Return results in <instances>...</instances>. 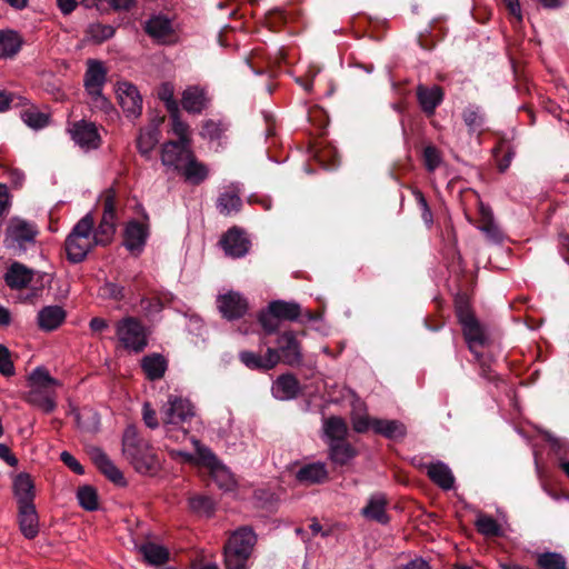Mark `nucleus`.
<instances>
[{
  "mask_svg": "<svg viewBox=\"0 0 569 569\" xmlns=\"http://www.w3.org/2000/svg\"><path fill=\"white\" fill-rule=\"evenodd\" d=\"M166 437L182 442L188 436L187 425L194 418L193 405L186 398L170 395L160 409Z\"/></svg>",
  "mask_w": 569,
  "mask_h": 569,
  "instance_id": "obj_1",
  "label": "nucleus"
},
{
  "mask_svg": "<svg viewBox=\"0 0 569 569\" xmlns=\"http://www.w3.org/2000/svg\"><path fill=\"white\" fill-rule=\"evenodd\" d=\"M28 392L23 399L31 406L51 413L57 408V389L62 387V382L53 378L44 367H37L28 376Z\"/></svg>",
  "mask_w": 569,
  "mask_h": 569,
  "instance_id": "obj_2",
  "label": "nucleus"
},
{
  "mask_svg": "<svg viewBox=\"0 0 569 569\" xmlns=\"http://www.w3.org/2000/svg\"><path fill=\"white\" fill-rule=\"evenodd\" d=\"M122 455L141 475L153 473L160 462L151 445L138 435L134 426H128L122 436Z\"/></svg>",
  "mask_w": 569,
  "mask_h": 569,
  "instance_id": "obj_3",
  "label": "nucleus"
},
{
  "mask_svg": "<svg viewBox=\"0 0 569 569\" xmlns=\"http://www.w3.org/2000/svg\"><path fill=\"white\" fill-rule=\"evenodd\" d=\"M94 219L91 213H87L72 228L64 241L67 259L71 263L82 262L88 253L97 246L92 238Z\"/></svg>",
  "mask_w": 569,
  "mask_h": 569,
  "instance_id": "obj_4",
  "label": "nucleus"
},
{
  "mask_svg": "<svg viewBox=\"0 0 569 569\" xmlns=\"http://www.w3.org/2000/svg\"><path fill=\"white\" fill-rule=\"evenodd\" d=\"M256 540V535L251 529L243 527L236 530L223 549L226 568L247 569V560L251 555Z\"/></svg>",
  "mask_w": 569,
  "mask_h": 569,
  "instance_id": "obj_5",
  "label": "nucleus"
},
{
  "mask_svg": "<svg viewBox=\"0 0 569 569\" xmlns=\"http://www.w3.org/2000/svg\"><path fill=\"white\" fill-rule=\"evenodd\" d=\"M149 335L150 330L137 317L127 316L116 322L118 343L128 352H142Z\"/></svg>",
  "mask_w": 569,
  "mask_h": 569,
  "instance_id": "obj_6",
  "label": "nucleus"
},
{
  "mask_svg": "<svg viewBox=\"0 0 569 569\" xmlns=\"http://www.w3.org/2000/svg\"><path fill=\"white\" fill-rule=\"evenodd\" d=\"M301 313V307L293 301L276 300L271 301L267 310L259 313L258 321L263 331H274L279 329L281 320H296Z\"/></svg>",
  "mask_w": 569,
  "mask_h": 569,
  "instance_id": "obj_7",
  "label": "nucleus"
},
{
  "mask_svg": "<svg viewBox=\"0 0 569 569\" xmlns=\"http://www.w3.org/2000/svg\"><path fill=\"white\" fill-rule=\"evenodd\" d=\"M190 440L198 451L199 462L209 469L218 487L224 491L232 490L236 486V481L231 472L221 465L216 455L208 447L201 445V442L193 437Z\"/></svg>",
  "mask_w": 569,
  "mask_h": 569,
  "instance_id": "obj_8",
  "label": "nucleus"
},
{
  "mask_svg": "<svg viewBox=\"0 0 569 569\" xmlns=\"http://www.w3.org/2000/svg\"><path fill=\"white\" fill-rule=\"evenodd\" d=\"M267 348L264 356H301L300 341L298 335L291 330H284L279 332V329L274 331H263Z\"/></svg>",
  "mask_w": 569,
  "mask_h": 569,
  "instance_id": "obj_9",
  "label": "nucleus"
},
{
  "mask_svg": "<svg viewBox=\"0 0 569 569\" xmlns=\"http://www.w3.org/2000/svg\"><path fill=\"white\" fill-rule=\"evenodd\" d=\"M143 222L130 220L123 232V246L133 254H139L149 238V216L146 211L142 213Z\"/></svg>",
  "mask_w": 569,
  "mask_h": 569,
  "instance_id": "obj_10",
  "label": "nucleus"
},
{
  "mask_svg": "<svg viewBox=\"0 0 569 569\" xmlns=\"http://www.w3.org/2000/svg\"><path fill=\"white\" fill-rule=\"evenodd\" d=\"M38 229L34 223L22 219H14L7 228L6 242L8 247L17 244L22 251H26L27 244L34 243Z\"/></svg>",
  "mask_w": 569,
  "mask_h": 569,
  "instance_id": "obj_11",
  "label": "nucleus"
},
{
  "mask_svg": "<svg viewBox=\"0 0 569 569\" xmlns=\"http://www.w3.org/2000/svg\"><path fill=\"white\" fill-rule=\"evenodd\" d=\"M416 98L421 111L427 118L435 116L437 108L443 102L445 90L439 84L426 86L419 83L416 87Z\"/></svg>",
  "mask_w": 569,
  "mask_h": 569,
  "instance_id": "obj_12",
  "label": "nucleus"
},
{
  "mask_svg": "<svg viewBox=\"0 0 569 569\" xmlns=\"http://www.w3.org/2000/svg\"><path fill=\"white\" fill-rule=\"evenodd\" d=\"M463 338L470 352L475 356H481L479 349L485 348L489 343L485 329L476 316L459 321Z\"/></svg>",
  "mask_w": 569,
  "mask_h": 569,
  "instance_id": "obj_13",
  "label": "nucleus"
},
{
  "mask_svg": "<svg viewBox=\"0 0 569 569\" xmlns=\"http://www.w3.org/2000/svg\"><path fill=\"white\" fill-rule=\"evenodd\" d=\"M72 140L82 149H97L101 137L94 123L86 120L74 121L69 129Z\"/></svg>",
  "mask_w": 569,
  "mask_h": 569,
  "instance_id": "obj_14",
  "label": "nucleus"
},
{
  "mask_svg": "<svg viewBox=\"0 0 569 569\" xmlns=\"http://www.w3.org/2000/svg\"><path fill=\"white\" fill-rule=\"evenodd\" d=\"M119 103L127 117L138 118L142 112V97L138 88L130 82L119 84L118 91Z\"/></svg>",
  "mask_w": 569,
  "mask_h": 569,
  "instance_id": "obj_15",
  "label": "nucleus"
},
{
  "mask_svg": "<svg viewBox=\"0 0 569 569\" xmlns=\"http://www.w3.org/2000/svg\"><path fill=\"white\" fill-rule=\"evenodd\" d=\"M189 152H193L190 144L169 140L161 147V162L166 167H172L174 171H181Z\"/></svg>",
  "mask_w": 569,
  "mask_h": 569,
  "instance_id": "obj_16",
  "label": "nucleus"
},
{
  "mask_svg": "<svg viewBox=\"0 0 569 569\" xmlns=\"http://www.w3.org/2000/svg\"><path fill=\"white\" fill-rule=\"evenodd\" d=\"M218 309L228 320L242 318L248 311V301L240 293L229 291L218 297Z\"/></svg>",
  "mask_w": 569,
  "mask_h": 569,
  "instance_id": "obj_17",
  "label": "nucleus"
},
{
  "mask_svg": "<svg viewBox=\"0 0 569 569\" xmlns=\"http://www.w3.org/2000/svg\"><path fill=\"white\" fill-rule=\"evenodd\" d=\"M220 244L227 256L232 258H241L249 251L250 242L243 237L240 229L233 227L229 229L220 239Z\"/></svg>",
  "mask_w": 569,
  "mask_h": 569,
  "instance_id": "obj_18",
  "label": "nucleus"
},
{
  "mask_svg": "<svg viewBox=\"0 0 569 569\" xmlns=\"http://www.w3.org/2000/svg\"><path fill=\"white\" fill-rule=\"evenodd\" d=\"M107 80V69L98 60H88L84 73V87L92 97H102V86Z\"/></svg>",
  "mask_w": 569,
  "mask_h": 569,
  "instance_id": "obj_19",
  "label": "nucleus"
},
{
  "mask_svg": "<svg viewBox=\"0 0 569 569\" xmlns=\"http://www.w3.org/2000/svg\"><path fill=\"white\" fill-rule=\"evenodd\" d=\"M345 398L350 400L352 407L351 420L353 429L357 432H366L370 428L372 429V420L366 413V406L357 395L352 390L347 389Z\"/></svg>",
  "mask_w": 569,
  "mask_h": 569,
  "instance_id": "obj_20",
  "label": "nucleus"
},
{
  "mask_svg": "<svg viewBox=\"0 0 569 569\" xmlns=\"http://www.w3.org/2000/svg\"><path fill=\"white\" fill-rule=\"evenodd\" d=\"M296 479L305 486L325 482L328 479L326 463L317 461L301 466L296 472Z\"/></svg>",
  "mask_w": 569,
  "mask_h": 569,
  "instance_id": "obj_21",
  "label": "nucleus"
},
{
  "mask_svg": "<svg viewBox=\"0 0 569 569\" xmlns=\"http://www.w3.org/2000/svg\"><path fill=\"white\" fill-rule=\"evenodd\" d=\"M90 458L96 467L112 482L123 485L122 472L114 466L109 457L99 448H92L89 451Z\"/></svg>",
  "mask_w": 569,
  "mask_h": 569,
  "instance_id": "obj_22",
  "label": "nucleus"
},
{
  "mask_svg": "<svg viewBox=\"0 0 569 569\" xmlns=\"http://www.w3.org/2000/svg\"><path fill=\"white\" fill-rule=\"evenodd\" d=\"M173 300L174 296L171 292L161 291L153 297H142L140 299V308L148 319H152L154 316L159 315L164 307L172 303Z\"/></svg>",
  "mask_w": 569,
  "mask_h": 569,
  "instance_id": "obj_23",
  "label": "nucleus"
},
{
  "mask_svg": "<svg viewBox=\"0 0 569 569\" xmlns=\"http://www.w3.org/2000/svg\"><path fill=\"white\" fill-rule=\"evenodd\" d=\"M386 507V496L382 493H375L369 498L367 505L362 508L361 513L366 519L386 525L389 522V516L387 515Z\"/></svg>",
  "mask_w": 569,
  "mask_h": 569,
  "instance_id": "obj_24",
  "label": "nucleus"
},
{
  "mask_svg": "<svg viewBox=\"0 0 569 569\" xmlns=\"http://www.w3.org/2000/svg\"><path fill=\"white\" fill-rule=\"evenodd\" d=\"M32 278L33 270L20 262H13L4 274L7 286L14 290L26 288L32 281Z\"/></svg>",
  "mask_w": 569,
  "mask_h": 569,
  "instance_id": "obj_25",
  "label": "nucleus"
},
{
  "mask_svg": "<svg viewBox=\"0 0 569 569\" xmlns=\"http://www.w3.org/2000/svg\"><path fill=\"white\" fill-rule=\"evenodd\" d=\"M178 172L192 184H200L209 176L207 166L197 159L194 152H189L187 161L183 163L181 171Z\"/></svg>",
  "mask_w": 569,
  "mask_h": 569,
  "instance_id": "obj_26",
  "label": "nucleus"
},
{
  "mask_svg": "<svg viewBox=\"0 0 569 569\" xmlns=\"http://www.w3.org/2000/svg\"><path fill=\"white\" fill-rule=\"evenodd\" d=\"M144 31L152 39L164 41V39L172 36L173 28L171 20L168 17L158 14L152 16L149 20H147L144 24Z\"/></svg>",
  "mask_w": 569,
  "mask_h": 569,
  "instance_id": "obj_27",
  "label": "nucleus"
},
{
  "mask_svg": "<svg viewBox=\"0 0 569 569\" xmlns=\"http://www.w3.org/2000/svg\"><path fill=\"white\" fill-rule=\"evenodd\" d=\"M66 316L62 307L47 306L38 312V325L44 331H52L64 321Z\"/></svg>",
  "mask_w": 569,
  "mask_h": 569,
  "instance_id": "obj_28",
  "label": "nucleus"
},
{
  "mask_svg": "<svg viewBox=\"0 0 569 569\" xmlns=\"http://www.w3.org/2000/svg\"><path fill=\"white\" fill-rule=\"evenodd\" d=\"M13 491L19 507L33 505L34 485L28 473H19L14 478Z\"/></svg>",
  "mask_w": 569,
  "mask_h": 569,
  "instance_id": "obj_29",
  "label": "nucleus"
},
{
  "mask_svg": "<svg viewBox=\"0 0 569 569\" xmlns=\"http://www.w3.org/2000/svg\"><path fill=\"white\" fill-rule=\"evenodd\" d=\"M19 526L27 539H33L39 532V519L34 505L19 507Z\"/></svg>",
  "mask_w": 569,
  "mask_h": 569,
  "instance_id": "obj_30",
  "label": "nucleus"
},
{
  "mask_svg": "<svg viewBox=\"0 0 569 569\" xmlns=\"http://www.w3.org/2000/svg\"><path fill=\"white\" fill-rule=\"evenodd\" d=\"M427 475L437 486L442 488L443 490H450L455 485V477L450 470V468L441 462H431L426 466Z\"/></svg>",
  "mask_w": 569,
  "mask_h": 569,
  "instance_id": "obj_31",
  "label": "nucleus"
},
{
  "mask_svg": "<svg viewBox=\"0 0 569 569\" xmlns=\"http://www.w3.org/2000/svg\"><path fill=\"white\" fill-rule=\"evenodd\" d=\"M23 39L21 36L11 29L0 30V58H13L21 50Z\"/></svg>",
  "mask_w": 569,
  "mask_h": 569,
  "instance_id": "obj_32",
  "label": "nucleus"
},
{
  "mask_svg": "<svg viewBox=\"0 0 569 569\" xmlns=\"http://www.w3.org/2000/svg\"><path fill=\"white\" fill-rule=\"evenodd\" d=\"M299 391V383L291 375L280 376L272 385V395L279 400L293 399Z\"/></svg>",
  "mask_w": 569,
  "mask_h": 569,
  "instance_id": "obj_33",
  "label": "nucleus"
},
{
  "mask_svg": "<svg viewBox=\"0 0 569 569\" xmlns=\"http://www.w3.org/2000/svg\"><path fill=\"white\" fill-rule=\"evenodd\" d=\"M137 548L146 562L151 566H161L169 559V551L163 546L153 542H146L137 546Z\"/></svg>",
  "mask_w": 569,
  "mask_h": 569,
  "instance_id": "obj_34",
  "label": "nucleus"
},
{
  "mask_svg": "<svg viewBox=\"0 0 569 569\" xmlns=\"http://www.w3.org/2000/svg\"><path fill=\"white\" fill-rule=\"evenodd\" d=\"M181 103L189 113H200L206 106L204 93L198 87H190L182 93Z\"/></svg>",
  "mask_w": 569,
  "mask_h": 569,
  "instance_id": "obj_35",
  "label": "nucleus"
},
{
  "mask_svg": "<svg viewBox=\"0 0 569 569\" xmlns=\"http://www.w3.org/2000/svg\"><path fill=\"white\" fill-rule=\"evenodd\" d=\"M372 430L389 439H400L406 435V427L398 420H372Z\"/></svg>",
  "mask_w": 569,
  "mask_h": 569,
  "instance_id": "obj_36",
  "label": "nucleus"
},
{
  "mask_svg": "<svg viewBox=\"0 0 569 569\" xmlns=\"http://www.w3.org/2000/svg\"><path fill=\"white\" fill-rule=\"evenodd\" d=\"M161 132L158 129H148L140 131L139 137L137 138V148L142 157L146 159L150 158V154L154 147L158 144L160 140Z\"/></svg>",
  "mask_w": 569,
  "mask_h": 569,
  "instance_id": "obj_37",
  "label": "nucleus"
},
{
  "mask_svg": "<svg viewBox=\"0 0 569 569\" xmlns=\"http://www.w3.org/2000/svg\"><path fill=\"white\" fill-rule=\"evenodd\" d=\"M461 116L469 133L481 130L486 123V114L479 106L469 104L462 110Z\"/></svg>",
  "mask_w": 569,
  "mask_h": 569,
  "instance_id": "obj_38",
  "label": "nucleus"
},
{
  "mask_svg": "<svg viewBox=\"0 0 569 569\" xmlns=\"http://www.w3.org/2000/svg\"><path fill=\"white\" fill-rule=\"evenodd\" d=\"M329 453L335 463L342 466L348 463L356 456V450L343 439L329 442Z\"/></svg>",
  "mask_w": 569,
  "mask_h": 569,
  "instance_id": "obj_39",
  "label": "nucleus"
},
{
  "mask_svg": "<svg viewBox=\"0 0 569 569\" xmlns=\"http://www.w3.org/2000/svg\"><path fill=\"white\" fill-rule=\"evenodd\" d=\"M117 219L101 218V221L96 230L92 229V238L97 246L107 247L111 243L116 233Z\"/></svg>",
  "mask_w": 569,
  "mask_h": 569,
  "instance_id": "obj_40",
  "label": "nucleus"
},
{
  "mask_svg": "<svg viewBox=\"0 0 569 569\" xmlns=\"http://www.w3.org/2000/svg\"><path fill=\"white\" fill-rule=\"evenodd\" d=\"M241 207V198L236 191L221 192L217 199V209L222 216H229L232 212H239Z\"/></svg>",
  "mask_w": 569,
  "mask_h": 569,
  "instance_id": "obj_41",
  "label": "nucleus"
},
{
  "mask_svg": "<svg viewBox=\"0 0 569 569\" xmlns=\"http://www.w3.org/2000/svg\"><path fill=\"white\" fill-rule=\"evenodd\" d=\"M116 33V28L111 24H102L100 22L90 23L86 30V39L93 43L101 44L111 39Z\"/></svg>",
  "mask_w": 569,
  "mask_h": 569,
  "instance_id": "obj_42",
  "label": "nucleus"
},
{
  "mask_svg": "<svg viewBox=\"0 0 569 569\" xmlns=\"http://www.w3.org/2000/svg\"><path fill=\"white\" fill-rule=\"evenodd\" d=\"M347 430L346 422L339 417H331L323 421V431L330 442L343 440Z\"/></svg>",
  "mask_w": 569,
  "mask_h": 569,
  "instance_id": "obj_43",
  "label": "nucleus"
},
{
  "mask_svg": "<svg viewBox=\"0 0 569 569\" xmlns=\"http://www.w3.org/2000/svg\"><path fill=\"white\" fill-rule=\"evenodd\" d=\"M171 120V132L178 137L176 142L190 144L192 143V139L190 137V127L187 122L181 120L180 110L178 112H169Z\"/></svg>",
  "mask_w": 569,
  "mask_h": 569,
  "instance_id": "obj_44",
  "label": "nucleus"
},
{
  "mask_svg": "<svg viewBox=\"0 0 569 569\" xmlns=\"http://www.w3.org/2000/svg\"><path fill=\"white\" fill-rule=\"evenodd\" d=\"M141 368L149 380L160 379L167 368L166 358H142Z\"/></svg>",
  "mask_w": 569,
  "mask_h": 569,
  "instance_id": "obj_45",
  "label": "nucleus"
},
{
  "mask_svg": "<svg viewBox=\"0 0 569 569\" xmlns=\"http://www.w3.org/2000/svg\"><path fill=\"white\" fill-rule=\"evenodd\" d=\"M475 526L482 536L498 537L501 535V527L498 521L483 512L477 513Z\"/></svg>",
  "mask_w": 569,
  "mask_h": 569,
  "instance_id": "obj_46",
  "label": "nucleus"
},
{
  "mask_svg": "<svg viewBox=\"0 0 569 569\" xmlns=\"http://www.w3.org/2000/svg\"><path fill=\"white\" fill-rule=\"evenodd\" d=\"M453 305L458 322L475 316L471 309L470 297L466 291L459 290L455 295Z\"/></svg>",
  "mask_w": 569,
  "mask_h": 569,
  "instance_id": "obj_47",
  "label": "nucleus"
},
{
  "mask_svg": "<svg viewBox=\"0 0 569 569\" xmlns=\"http://www.w3.org/2000/svg\"><path fill=\"white\" fill-rule=\"evenodd\" d=\"M21 119L28 127L39 130L48 126L50 117L37 108H29L21 112Z\"/></svg>",
  "mask_w": 569,
  "mask_h": 569,
  "instance_id": "obj_48",
  "label": "nucleus"
},
{
  "mask_svg": "<svg viewBox=\"0 0 569 569\" xmlns=\"http://www.w3.org/2000/svg\"><path fill=\"white\" fill-rule=\"evenodd\" d=\"M311 156L323 167L335 166L337 161V151L332 147H321L319 143L310 146Z\"/></svg>",
  "mask_w": 569,
  "mask_h": 569,
  "instance_id": "obj_49",
  "label": "nucleus"
},
{
  "mask_svg": "<svg viewBox=\"0 0 569 569\" xmlns=\"http://www.w3.org/2000/svg\"><path fill=\"white\" fill-rule=\"evenodd\" d=\"M537 565L541 569H567V562L558 552H542L537 556Z\"/></svg>",
  "mask_w": 569,
  "mask_h": 569,
  "instance_id": "obj_50",
  "label": "nucleus"
},
{
  "mask_svg": "<svg viewBox=\"0 0 569 569\" xmlns=\"http://www.w3.org/2000/svg\"><path fill=\"white\" fill-rule=\"evenodd\" d=\"M480 226L479 229L487 233L492 239L499 238V230L493 222V217L489 208L480 204Z\"/></svg>",
  "mask_w": 569,
  "mask_h": 569,
  "instance_id": "obj_51",
  "label": "nucleus"
},
{
  "mask_svg": "<svg viewBox=\"0 0 569 569\" xmlns=\"http://www.w3.org/2000/svg\"><path fill=\"white\" fill-rule=\"evenodd\" d=\"M128 290L124 286L117 284L111 281H107L103 286L99 288V296L104 299H112L116 301H121L127 298Z\"/></svg>",
  "mask_w": 569,
  "mask_h": 569,
  "instance_id": "obj_52",
  "label": "nucleus"
},
{
  "mask_svg": "<svg viewBox=\"0 0 569 569\" xmlns=\"http://www.w3.org/2000/svg\"><path fill=\"white\" fill-rule=\"evenodd\" d=\"M79 503L86 510L92 511L98 508V495L97 491L90 486H83L79 488L77 492Z\"/></svg>",
  "mask_w": 569,
  "mask_h": 569,
  "instance_id": "obj_53",
  "label": "nucleus"
},
{
  "mask_svg": "<svg viewBox=\"0 0 569 569\" xmlns=\"http://www.w3.org/2000/svg\"><path fill=\"white\" fill-rule=\"evenodd\" d=\"M289 20L288 13L282 9H273L266 16V23L268 28L274 32L280 31Z\"/></svg>",
  "mask_w": 569,
  "mask_h": 569,
  "instance_id": "obj_54",
  "label": "nucleus"
},
{
  "mask_svg": "<svg viewBox=\"0 0 569 569\" xmlns=\"http://www.w3.org/2000/svg\"><path fill=\"white\" fill-rule=\"evenodd\" d=\"M158 98L164 102L168 112H178L179 104L173 97V87L166 82L158 90Z\"/></svg>",
  "mask_w": 569,
  "mask_h": 569,
  "instance_id": "obj_55",
  "label": "nucleus"
},
{
  "mask_svg": "<svg viewBox=\"0 0 569 569\" xmlns=\"http://www.w3.org/2000/svg\"><path fill=\"white\" fill-rule=\"evenodd\" d=\"M116 202H117L116 190L113 188L107 189L102 196V206H103L102 217L103 218L118 219Z\"/></svg>",
  "mask_w": 569,
  "mask_h": 569,
  "instance_id": "obj_56",
  "label": "nucleus"
},
{
  "mask_svg": "<svg viewBox=\"0 0 569 569\" xmlns=\"http://www.w3.org/2000/svg\"><path fill=\"white\" fill-rule=\"evenodd\" d=\"M189 506L193 511L206 516H210L214 509L213 501L206 496L190 498Z\"/></svg>",
  "mask_w": 569,
  "mask_h": 569,
  "instance_id": "obj_57",
  "label": "nucleus"
},
{
  "mask_svg": "<svg viewBox=\"0 0 569 569\" xmlns=\"http://www.w3.org/2000/svg\"><path fill=\"white\" fill-rule=\"evenodd\" d=\"M250 370H270L277 366L279 358H241Z\"/></svg>",
  "mask_w": 569,
  "mask_h": 569,
  "instance_id": "obj_58",
  "label": "nucleus"
},
{
  "mask_svg": "<svg viewBox=\"0 0 569 569\" xmlns=\"http://www.w3.org/2000/svg\"><path fill=\"white\" fill-rule=\"evenodd\" d=\"M423 162L428 171H433L441 162L440 152L437 147L429 144L423 149Z\"/></svg>",
  "mask_w": 569,
  "mask_h": 569,
  "instance_id": "obj_59",
  "label": "nucleus"
},
{
  "mask_svg": "<svg viewBox=\"0 0 569 569\" xmlns=\"http://www.w3.org/2000/svg\"><path fill=\"white\" fill-rule=\"evenodd\" d=\"M223 133V128L220 123H217L213 120H207L202 126L201 134L204 138H209L210 140H219L221 139Z\"/></svg>",
  "mask_w": 569,
  "mask_h": 569,
  "instance_id": "obj_60",
  "label": "nucleus"
},
{
  "mask_svg": "<svg viewBox=\"0 0 569 569\" xmlns=\"http://www.w3.org/2000/svg\"><path fill=\"white\" fill-rule=\"evenodd\" d=\"M142 418L147 427L154 429L159 426L157 413L151 406L146 402L142 408Z\"/></svg>",
  "mask_w": 569,
  "mask_h": 569,
  "instance_id": "obj_61",
  "label": "nucleus"
},
{
  "mask_svg": "<svg viewBox=\"0 0 569 569\" xmlns=\"http://www.w3.org/2000/svg\"><path fill=\"white\" fill-rule=\"evenodd\" d=\"M61 460L66 466H68L72 471L78 475H82L84 472L83 467L80 462L68 451H62L60 455Z\"/></svg>",
  "mask_w": 569,
  "mask_h": 569,
  "instance_id": "obj_62",
  "label": "nucleus"
},
{
  "mask_svg": "<svg viewBox=\"0 0 569 569\" xmlns=\"http://www.w3.org/2000/svg\"><path fill=\"white\" fill-rule=\"evenodd\" d=\"M10 208V199L8 189L4 184H0V217H2Z\"/></svg>",
  "mask_w": 569,
  "mask_h": 569,
  "instance_id": "obj_63",
  "label": "nucleus"
},
{
  "mask_svg": "<svg viewBox=\"0 0 569 569\" xmlns=\"http://www.w3.org/2000/svg\"><path fill=\"white\" fill-rule=\"evenodd\" d=\"M509 14L513 16L518 21L522 20L519 0H503Z\"/></svg>",
  "mask_w": 569,
  "mask_h": 569,
  "instance_id": "obj_64",
  "label": "nucleus"
}]
</instances>
